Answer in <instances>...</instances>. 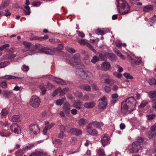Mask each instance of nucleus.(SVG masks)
Listing matches in <instances>:
<instances>
[{"mask_svg":"<svg viewBox=\"0 0 156 156\" xmlns=\"http://www.w3.org/2000/svg\"><path fill=\"white\" fill-rule=\"evenodd\" d=\"M136 100L133 97H128L121 104V111L123 113L135 110Z\"/></svg>","mask_w":156,"mask_h":156,"instance_id":"nucleus-1","label":"nucleus"},{"mask_svg":"<svg viewBox=\"0 0 156 156\" xmlns=\"http://www.w3.org/2000/svg\"><path fill=\"white\" fill-rule=\"evenodd\" d=\"M118 12L122 15L129 13L130 7L125 0H116L115 2Z\"/></svg>","mask_w":156,"mask_h":156,"instance_id":"nucleus-2","label":"nucleus"},{"mask_svg":"<svg viewBox=\"0 0 156 156\" xmlns=\"http://www.w3.org/2000/svg\"><path fill=\"white\" fill-rule=\"evenodd\" d=\"M76 73L83 80H89L93 76L92 73L88 71H84L78 69L76 71Z\"/></svg>","mask_w":156,"mask_h":156,"instance_id":"nucleus-3","label":"nucleus"},{"mask_svg":"<svg viewBox=\"0 0 156 156\" xmlns=\"http://www.w3.org/2000/svg\"><path fill=\"white\" fill-rule=\"evenodd\" d=\"M41 101L36 96H33L30 99V104L32 107L36 108L40 105Z\"/></svg>","mask_w":156,"mask_h":156,"instance_id":"nucleus-4","label":"nucleus"},{"mask_svg":"<svg viewBox=\"0 0 156 156\" xmlns=\"http://www.w3.org/2000/svg\"><path fill=\"white\" fill-rule=\"evenodd\" d=\"M41 46V45L38 44H36L35 45V48L39 49L41 53L49 55L52 54L53 51L51 49L47 47L42 48Z\"/></svg>","mask_w":156,"mask_h":156,"instance_id":"nucleus-5","label":"nucleus"},{"mask_svg":"<svg viewBox=\"0 0 156 156\" xmlns=\"http://www.w3.org/2000/svg\"><path fill=\"white\" fill-rule=\"evenodd\" d=\"M107 98L105 96H103L102 98L100 99L98 101H99L98 107L101 109H105L107 105V103L106 101Z\"/></svg>","mask_w":156,"mask_h":156,"instance_id":"nucleus-6","label":"nucleus"},{"mask_svg":"<svg viewBox=\"0 0 156 156\" xmlns=\"http://www.w3.org/2000/svg\"><path fill=\"white\" fill-rule=\"evenodd\" d=\"M11 131L15 134H19L21 133V129L20 126L16 123H14L10 126Z\"/></svg>","mask_w":156,"mask_h":156,"instance_id":"nucleus-7","label":"nucleus"},{"mask_svg":"<svg viewBox=\"0 0 156 156\" xmlns=\"http://www.w3.org/2000/svg\"><path fill=\"white\" fill-rule=\"evenodd\" d=\"M140 146L137 142H133L132 144V147L129 150L130 153H137L140 148Z\"/></svg>","mask_w":156,"mask_h":156,"instance_id":"nucleus-8","label":"nucleus"},{"mask_svg":"<svg viewBox=\"0 0 156 156\" xmlns=\"http://www.w3.org/2000/svg\"><path fill=\"white\" fill-rule=\"evenodd\" d=\"M29 128L30 131L33 132L34 135H37L40 132V129L37 124L30 125Z\"/></svg>","mask_w":156,"mask_h":156,"instance_id":"nucleus-9","label":"nucleus"},{"mask_svg":"<svg viewBox=\"0 0 156 156\" xmlns=\"http://www.w3.org/2000/svg\"><path fill=\"white\" fill-rule=\"evenodd\" d=\"M101 141L102 146L105 147L110 144V138L109 136L105 134L102 137Z\"/></svg>","mask_w":156,"mask_h":156,"instance_id":"nucleus-10","label":"nucleus"},{"mask_svg":"<svg viewBox=\"0 0 156 156\" xmlns=\"http://www.w3.org/2000/svg\"><path fill=\"white\" fill-rule=\"evenodd\" d=\"M111 67L110 63L108 62H105L103 63L101 66V69L103 71L108 70Z\"/></svg>","mask_w":156,"mask_h":156,"instance_id":"nucleus-11","label":"nucleus"},{"mask_svg":"<svg viewBox=\"0 0 156 156\" xmlns=\"http://www.w3.org/2000/svg\"><path fill=\"white\" fill-rule=\"evenodd\" d=\"M69 132L70 134L77 136L80 135L82 133V131L80 129L74 128L70 129Z\"/></svg>","mask_w":156,"mask_h":156,"instance_id":"nucleus-12","label":"nucleus"},{"mask_svg":"<svg viewBox=\"0 0 156 156\" xmlns=\"http://www.w3.org/2000/svg\"><path fill=\"white\" fill-rule=\"evenodd\" d=\"M96 105V103L93 102H86L83 104L84 107L87 109H90L93 108Z\"/></svg>","mask_w":156,"mask_h":156,"instance_id":"nucleus-13","label":"nucleus"},{"mask_svg":"<svg viewBox=\"0 0 156 156\" xmlns=\"http://www.w3.org/2000/svg\"><path fill=\"white\" fill-rule=\"evenodd\" d=\"M151 133L148 136L149 138H152L154 136H156V127L152 126L150 128Z\"/></svg>","mask_w":156,"mask_h":156,"instance_id":"nucleus-14","label":"nucleus"},{"mask_svg":"<svg viewBox=\"0 0 156 156\" xmlns=\"http://www.w3.org/2000/svg\"><path fill=\"white\" fill-rule=\"evenodd\" d=\"M63 109L66 114H69L70 111V106L69 104L67 102L65 103L63 105Z\"/></svg>","mask_w":156,"mask_h":156,"instance_id":"nucleus-15","label":"nucleus"},{"mask_svg":"<svg viewBox=\"0 0 156 156\" xmlns=\"http://www.w3.org/2000/svg\"><path fill=\"white\" fill-rule=\"evenodd\" d=\"M52 78L54 79V81L58 84L62 85L66 84V81L60 78L53 77Z\"/></svg>","mask_w":156,"mask_h":156,"instance_id":"nucleus-16","label":"nucleus"},{"mask_svg":"<svg viewBox=\"0 0 156 156\" xmlns=\"http://www.w3.org/2000/svg\"><path fill=\"white\" fill-rule=\"evenodd\" d=\"M153 6L151 5H148L143 8V11L144 12H148L153 10Z\"/></svg>","mask_w":156,"mask_h":156,"instance_id":"nucleus-17","label":"nucleus"},{"mask_svg":"<svg viewBox=\"0 0 156 156\" xmlns=\"http://www.w3.org/2000/svg\"><path fill=\"white\" fill-rule=\"evenodd\" d=\"M74 62L75 63H80V55L79 53L76 54L73 58Z\"/></svg>","mask_w":156,"mask_h":156,"instance_id":"nucleus-18","label":"nucleus"},{"mask_svg":"<svg viewBox=\"0 0 156 156\" xmlns=\"http://www.w3.org/2000/svg\"><path fill=\"white\" fill-rule=\"evenodd\" d=\"M80 87L81 89L87 91H90L91 90L90 86L87 84H83L80 85Z\"/></svg>","mask_w":156,"mask_h":156,"instance_id":"nucleus-19","label":"nucleus"},{"mask_svg":"<svg viewBox=\"0 0 156 156\" xmlns=\"http://www.w3.org/2000/svg\"><path fill=\"white\" fill-rule=\"evenodd\" d=\"M11 120L13 122H18L20 121V118L18 115L13 116L11 118Z\"/></svg>","mask_w":156,"mask_h":156,"instance_id":"nucleus-20","label":"nucleus"},{"mask_svg":"<svg viewBox=\"0 0 156 156\" xmlns=\"http://www.w3.org/2000/svg\"><path fill=\"white\" fill-rule=\"evenodd\" d=\"M148 94L150 98H156V90L151 91L148 93Z\"/></svg>","mask_w":156,"mask_h":156,"instance_id":"nucleus-21","label":"nucleus"},{"mask_svg":"<svg viewBox=\"0 0 156 156\" xmlns=\"http://www.w3.org/2000/svg\"><path fill=\"white\" fill-rule=\"evenodd\" d=\"M69 88H64L63 89L59 90L60 92V96H62L65 94H66L68 91Z\"/></svg>","mask_w":156,"mask_h":156,"instance_id":"nucleus-22","label":"nucleus"},{"mask_svg":"<svg viewBox=\"0 0 156 156\" xmlns=\"http://www.w3.org/2000/svg\"><path fill=\"white\" fill-rule=\"evenodd\" d=\"M148 101L147 100H143L140 105H139V108H143L148 103Z\"/></svg>","mask_w":156,"mask_h":156,"instance_id":"nucleus-23","label":"nucleus"},{"mask_svg":"<svg viewBox=\"0 0 156 156\" xmlns=\"http://www.w3.org/2000/svg\"><path fill=\"white\" fill-rule=\"evenodd\" d=\"M81 102L79 101H78L77 102H75L73 105V106L74 108L77 109L78 110L81 109Z\"/></svg>","mask_w":156,"mask_h":156,"instance_id":"nucleus-24","label":"nucleus"},{"mask_svg":"<svg viewBox=\"0 0 156 156\" xmlns=\"http://www.w3.org/2000/svg\"><path fill=\"white\" fill-rule=\"evenodd\" d=\"M25 10L23 9L24 13L26 15H29L30 13V7L29 6H25Z\"/></svg>","mask_w":156,"mask_h":156,"instance_id":"nucleus-25","label":"nucleus"},{"mask_svg":"<svg viewBox=\"0 0 156 156\" xmlns=\"http://www.w3.org/2000/svg\"><path fill=\"white\" fill-rule=\"evenodd\" d=\"M66 99L65 97H63L61 99L58 100L56 102V104L57 105H61L63 103L64 101Z\"/></svg>","mask_w":156,"mask_h":156,"instance_id":"nucleus-26","label":"nucleus"},{"mask_svg":"<svg viewBox=\"0 0 156 156\" xmlns=\"http://www.w3.org/2000/svg\"><path fill=\"white\" fill-rule=\"evenodd\" d=\"M42 155H43L42 153L36 151L30 154V156H41Z\"/></svg>","mask_w":156,"mask_h":156,"instance_id":"nucleus-27","label":"nucleus"},{"mask_svg":"<svg viewBox=\"0 0 156 156\" xmlns=\"http://www.w3.org/2000/svg\"><path fill=\"white\" fill-rule=\"evenodd\" d=\"M63 47L60 44H59L58 47L57 48H53V50L57 52H60L61 50L62 49Z\"/></svg>","mask_w":156,"mask_h":156,"instance_id":"nucleus-28","label":"nucleus"},{"mask_svg":"<svg viewBox=\"0 0 156 156\" xmlns=\"http://www.w3.org/2000/svg\"><path fill=\"white\" fill-rule=\"evenodd\" d=\"M88 133L92 136H94L98 134V131L95 129H91Z\"/></svg>","mask_w":156,"mask_h":156,"instance_id":"nucleus-29","label":"nucleus"},{"mask_svg":"<svg viewBox=\"0 0 156 156\" xmlns=\"http://www.w3.org/2000/svg\"><path fill=\"white\" fill-rule=\"evenodd\" d=\"M96 34L98 35H103L105 34V33L103 30H101L100 28H98L97 30L95 31Z\"/></svg>","mask_w":156,"mask_h":156,"instance_id":"nucleus-30","label":"nucleus"},{"mask_svg":"<svg viewBox=\"0 0 156 156\" xmlns=\"http://www.w3.org/2000/svg\"><path fill=\"white\" fill-rule=\"evenodd\" d=\"M53 144H57L58 145H61L62 144V140L59 139H54L53 140Z\"/></svg>","mask_w":156,"mask_h":156,"instance_id":"nucleus-31","label":"nucleus"},{"mask_svg":"<svg viewBox=\"0 0 156 156\" xmlns=\"http://www.w3.org/2000/svg\"><path fill=\"white\" fill-rule=\"evenodd\" d=\"M98 155L99 156H104L105 155V153L103 149H100L98 152Z\"/></svg>","mask_w":156,"mask_h":156,"instance_id":"nucleus-32","label":"nucleus"},{"mask_svg":"<svg viewBox=\"0 0 156 156\" xmlns=\"http://www.w3.org/2000/svg\"><path fill=\"white\" fill-rule=\"evenodd\" d=\"M39 87L41 90V93L42 95H44L46 92V88L41 85H40Z\"/></svg>","mask_w":156,"mask_h":156,"instance_id":"nucleus-33","label":"nucleus"},{"mask_svg":"<svg viewBox=\"0 0 156 156\" xmlns=\"http://www.w3.org/2000/svg\"><path fill=\"white\" fill-rule=\"evenodd\" d=\"M9 62L7 61L0 62V68H4L7 66Z\"/></svg>","mask_w":156,"mask_h":156,"instance_id":"nucleus-34","label":"nucleus"},{"mask_svg":"<svg viewBox=\"0 0 156 156\" xmlns=\"http://www.w3.org/2000/svg\"><path fill=\"white\" fill-rule=\"evenodd\" d=\"M108 58L111 60L115 59L116 56L113 53H108Z\"/></svg>","mask_w":156,"mask_h":156,"instance_id":"nucleus-35","label":"nucleus"},{"mask_svg":"<svg viewBox=\"0 0 156 156\" xmlns=\"http://www.w3.org/2000/svg\"><path fill=\"white\" fill-rule=\"evenodd\" d=\"M21 69L24 72H27L29 70V68L28 66H27L25 64H23L21 67Z\"/></svg>","mask_w":156,"mask_h":156,"instance_id":"nucleus-36","label":"nucleus"},{"mask_svg":"<svg viewBox=\"0 0 156 156\" xmlns=\"http://www.w3.org/2000/svg\"><path fill=\"white\" fill-rule=\"evenodd\" d=\"M78 42L81 45L84 46L86 45L87 43L88 42L86 41L85 40L83 39H81L78 41Z\"/></svg>","mask_w":156,"mask_h":156,"instance_id":"nucleus-37","label":"nucleus"},{"mask_svg":"<svg viewBox=\"0 0 156 156\" xmlns=\"http://www.w3.org/2000/svg\"><path fill=\"white\" fill-rule=\"evenodd\" d=\"M8 113V111L5 109H3L1 113V115L2 116H5Z\"/></svg>","mask_w":156,"mask_h":156,"instance_id":"nucleus-38","label":"nucleus"},{"mask_svg":"<svg viewBox=\"0 0 156 156\" xmlns=\"http://www.w3.org/2000/svg\"><path fill=\"white\" fill-rule=\"evenodd\" d=\"M148 21L151 23H155L156 22V16L155 15H154L152 17L150 18L148 20Z\"/></svg>","mask_w":156,"mask_h":156,"instance_id":"nucleus-39","label":"nucleus"},{"mask_svg":"<svg viewBox=\"0 0 156 156\" xmlns=\"http://www.w3.org/2000/svg\"><path fill=\"white\" fill-rule=\"evenodd\" d=\"M148 82L151 85L156 84V79L153 78H151L149 80Z\"/></svg>","mask_w":156,"mask_h":156,"instance_id":"nucleus-40","label":"nucleus"},{"mask_svg":"<svg viewBox=\"0 0 156 156\" xmlns=\"http://www.w3.org/2000/svg\"><path fill=\"white\" fill-rule=\"evenodd\" d=\"M86 122L87 123V121H86L84 119L81 118L79 120V124L80 126H83L84 125Z\"/></svg>","mask_w":156,"mask_h":156,"instance_id":"nucleus-41","label":"nucleus"},{"mask_svg":"<svg viewBox=\"0 0 156 156\" xmlns=\"http://www.w3.org/2000/svg\"><path fill=\"white\" fill-rule=\"evenodd\" d=\"M86 46L88 47L89 49L91 51H93L94 52H95L96 51V50L93 48V47L88 42L87 43Z\"/></svg>","mask_w":156,"mask_h":156,"instance_id":"nucleus-42","label":"nucleus"},{"mask_svg":"<svg viewBox=\"0 0 156 156\" xmlns=\"http://www.w3.org/2000/svg\"><path fill=\"white\" fill-rule=\"evenodd\" d=\"M123 75L124 76V77L126 79H131V80L133 79V77L132 76L130 75V74H129V73H125Z\"/></svg>","mask_w":156,"mask_h":156,"instance_id":"nucleus-43","label":"nucleus"},{"mask_svg":"<svg viewBox=\"0 0 156 156\" xmlns=\"http://www.w3.org/2000/svg\"><path fill=\"white\" fill-rule=\"evenodd\" d=\"M99 58L96 56H94L92 59L91 60V62L93 63H95L97 61L99 60Z\"/></svg>","mask_w":156,"mask_h":156,"instance_id":"nucleus-44","label":"nucleus"},{"mask_svg":"<svg viewBox=\"0 0 156 156\" xmlns=\"http://www.w3.org/2000/svg\"><path fill=\"white\" fill-rule=\"evenodd\" d=\"M41 2L39 1H34L32 3V5L34 6H39Z\"/></svg>","mask_w":156,"mask_h":156,"instance_id":"nucleus-45","label":"nucleus"},{"mask_svg":"<svg viewBox=\"0 0 156 156\" xmlns=\"http://www.w3.org/2000/svg\"><path fill=\"white\" fill-rule=\"evenodd\" d=\"M4 96L5 98H9L10 97V93L7 91H5Z\"/></svg>","mask_w":156,"mask_h":156,"instance_id":"nucleus-46","label":"nucleus"},{"mask_svg":"<svg viewBox=\"0 0 156 156\" xmlns=\"http://www.w3.org/2000/svg\"><path fill=\"white\" fill-rule=\"evenodd\" d=\"M91 123L92 125H93L94 127L97 128H99L100 124L99 122L94 121L91 122Z\"/></svg>","mask_w":156,"mask_h":156,"instance_id":"nucleus-47","label":"nucleus"},{"mask_svg":"<svg viewBox=\"0 0 156 156\" xmlns=\"http://www.w3.org/2000/svg\"><path fill=\"white\" fill-rule=\"evenodd\" d=\"M8 5V2L7 1H6L2 2L1 5L2 8H5Z\"/></svg>","mask_w":156,"mask_h":156,"instance_id":"nucleus-48","label":"nucleus"},{"mask_svg":"<svg viewBox=\"0 0 156 156\" xmlns=\"http://www.w3.org/2000/svg\"><path fill=\"white\" fill-rule=\"evenodd\" d=\"M61 89V88L58 87L56 90H54L52 94V96L53 97L55 96L58 93L59 90H60Z\"/></svg>","mask_w":156,"mask_h":156,"instance_id":"nucleus-49","label":"nucleus"},{"mask_svg":"<svg viewBox=\"0 0 156 156\" xmlns=\"http://www.w3.org/2000/svg\"><path fill=\"white\" fill-rule=\"evenodd\" d=\"M12 76L11 75H6L3 77H1L2 79H4L7 80L12 79Z\"/></svg>","mask_w":156,"mask_h":156,"instance_id":"nucleus-50","label":"nucleus"},{"mask_svg":"<svg viewBox=\"0 0 156 156\" xmlns=\"http://www.w3.org/2000/svg\"><path fill=\"white\" fill-rule=\"evenodd\" d=\"M66 50L69 52L71 53H73L76 52L75 50L73 48L67 47Z\"/></svg>","mask_w":156,"mask_h":156,"instance_id":"nucleus-51","label":"nucleus"},{"mask_svg":"<svg viewBox=\"0 0 156 156\" xmlns=\"http://www.w3.org/2000/svg\"><path fill=\"white\" fill-rule=\"evenodd\" d=\"M0 86L3 88H5L7 87V84L5 81H3L0 83Z\"/></svg>","mask_w":156,"mask_h":156,"instance_id":"nucleus-52","label":"nucleus"},{"mask_svg":"<svg viewBox=\"0 0 156 156\" xmlns=\"http://www.w3.org/2000/svg\"><path fill=\"white\" fill-rule=\"evenodd\" d=\"M9 46V45L8 44H5L0 47V51H2L6 47Z\"/></svg>","mask_w":156,"mask_h":156,"instance_id":"nucleus-53","label":"nucleus"},{"mask_svg":"<svg viewBox=\"0 0 156 156\" xmlns=\"http://www.w3.org/2000/svg\"><path fill=\"white\" fill-rule=\"evenodd\" d=\"M23 44L25 46V47L28 48H29L31 44L29 42H24L23 43Z\"/></svg>","mask_w":156,"mask_h":156,"instance_id":"nucleus-54","label":"nucleus"},{"mask_svg":"<svg viewBox=\"0 0 156 156\" xmlns=\"http://www.w3.org/2000/svg\"><path fill=\"white\" fill-rule=\"evenodd\" d=\"M76 32L78 34V36L81 37H85V34L81 32L80 31L77 30Z\"/></svg>","mask_w":156,"mask_h":156,"instance_id":"nucleus-55","label":"nucleus"},{"mask_svg":"<svg viewBox=\"0 0 156 156\" xmlns=\"http://www.w3.org/2000/svg\"><path fill=\"white\" fill-rule=\"evenodd\" d=\"M105 91L108 93H109L111 92V88L110 87L105 86L104 87Z\"/></svg>","mask_w":156,"mask_h":156,"instance_id":"nucleus-56","label":"nucleus"},{"mask_svg":"<svg viewBox=\"0 0 156 156\" xmlns=\"http://www.w3.org/2000/svg\"><path fill=\"white\" fill-rule=\"evenodd\" d=\"M92 125V123L90 122V123L87 126V132L88 133L90 131L91 129H92L91 128V126Z\"/></svg>","mask_w":156,"mask_h":156,"instance_id":"nucleus-57","label":"nucleus"},{"mask_svg":"<svg viewBox=\"0 0 156 156\" xmlns=\"http://www.w3.org/2000/svg\"><path fill=\"white\" fill-rule=\"evenodd\" d=\"M155 116V115L154 114L148 115V119L149 120H151L154 118Z\"/></svg>","mask_w":156,"mask_h":156,"instance_id":"nucleus-58","label":"nucleus"},{"mask_svg":"<svg viewBox=\"0 0 156 156\" xmlns=\"http://www.w3.org/2000/svg\"><path fill=\"white\" fill-rule=\"evenodd\" d=\"M141 59L140 58H138L136 59H134V62L135 63L136 65H139L141 62Z\"/></svg>","mask_w":156,"mask_h":156,"instance_id":"nucleus-59","label":"nucleus"},{"mask_svg":"<svg viewBox=\"0 0 156 156\" xmlns=\"http://www.w3.org/2000/svg\"><path fill=\"white\" fill-rule=\"evenodd\" d=\"M152 102L153 103L152 105V108L155 111H156V101L154 100L152 101Z\"/></svg>","mask_w":156,"mask_h":156,"instance_id":"nucleus-60","label":"nucleus"},{"mask_svg":"<svg viewBox=\"0 0 156 156\" xmlns=\"http://www.w3.org/2000/svg\"><path fill=\"white\" fill-rule=\"evenodd\" d=\"M143 140L144 139L140 137H138L137 139V141L136 142H137V143L139 144V143H141L142 142Z\"/></svg>","mask_w":156,"mask_h":156,"instance_id":"nucleus-61","label":"nucleus"},{"mask_svg":"<svg viewBox=\"0 0 156 156\" xmlns=\"http://www.w3.org/2000/svg\"><path fill=\"white\" fill-rule=\"evenodd\" d=\"M49 37L48 35H46L43 37H39V40L42 41L48 38Z\"/></svg>","mask_w":156,"mask_h":156,"instance_id":"nucleus-62","label":"nucleus"},{"mask_svg":"<svg viewBox=\"0 0 156 156\" xmlns=\"http://www.w3.org/2000/svg\"><path fill=\"white\" fill-rule=\"evenodd\" d=\"M16 57V55L15 54H9L8 55V58L9 59H11L14 58L15 57Z\"/></svg>","mask_w":156,"mask_h":156,"instance_id":"nucleus-63","label":"nucleus"},{"mask_svg":"<svg viewBox=\"0 0 156 156\" xmlns=\"http://www.w3.org/2000/svg\"><path fill=\"white\" fill-rule=\"evenodd\" d=\"M91 86L94 89L96 90H98L99 89V88L98 87L97 85L93 83L91 84Z\"/></svg>","mask_w":156,"mask_h":156,"instance_id":"nucleus-64","label":"nucleus"}]
</instances>
